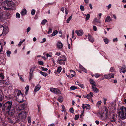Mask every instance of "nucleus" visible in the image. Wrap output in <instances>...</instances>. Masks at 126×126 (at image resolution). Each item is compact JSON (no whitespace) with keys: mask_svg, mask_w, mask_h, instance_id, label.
Wrapping results in <instances>:
<instances>
[{"mask_svg":"<svg viewBox=\"0 0 126 126\" xmlns=\"http://www.w3.org/2000/svg\"><path fill=\"white\" fill-rule=\"evenodd\" d=\"M27 104L25 102H24L20 106L18 107V109H16V114L13 116L15 115L17 111L21 112L19 113L18 117L19 118L17 119V121L18 122H20L23 121V120L25 119L26 118V117L27 116V113H26L24 110L27 107Z\"/></svg>","mask_w":126,"mask_h":126,"instance_id":"nucleus-1","label":"nucleus"},{"mask_svg":"<svg viewBox=\"0 0 126 126\" xmlns=\"http://www.w3.org/2000/svg\"><path fill=\"white\" fill-rule=\"evenodd\" d=\"M118 114L122 120L126 118V108L122 106L120 107L118 112Z\"/></svg>","mask_w":126,"mask_h":126,"instance_id":"nucleus-2","label":"nucleus"},{"mask_svg":"<svg viewBox=\"0 0 126 126\" xmlns=\"http://www.w3.org/2000/svg\"><path fill=\"white\" fill-rule=\"evenodd\" d=\"M16 93L17 96V97H16L17 99V101L19 103H21L24 102L25 101L23 99V94L22 93L21 91L19 90H17L16 92Z\"/></svg>","mask_w":126,"mask_h":126,"instance_id":"nucleus-3","label":"nucleus"},{"mask_svg":"<svg viewBox=\"0 0 126 126\" xmlns=\"http://www.w3.org/2000/svg\"><path fill=\"white\" fill-rule=\"evenodd\" d=\"M104 108L105 109L104 111L105 112H106V113H105L106 118L107 119L108 117L109 112L108 109L109 108V107H108L106 106H104Z\"/></svg>","mask_w":126,"mask_h":126,"instance_id":"nucleus-4","label":"nucleus"},{"mask_svg":"<svg viewBox=\"0 0 126 126\" xmlns=\"http://www.w3.org/2000/svg\"><path fill=\"white\" fill-rule=\"evenodd\" d=\"M82 107L83 109H86V110L90 109H91V107L89 104H83Z\"/></svg>","mask_w":126,"mask_h":126,"instance_id":"nucleus-5","label":"nucleus"},{"mask_svg":"<svg viewBox=\"0 0 126 126\" xmlns=\"http://www.w3.org/2000/svg\"><path fill=\"white\" fill-rule=\"evenodd\" d=\"M58 59H59V60H62V61H66L67 60L66 56L63 55H61V56H59Z\"/></svg>","mask_w":126,"mask_h":126,"instance_id":"nucleus-6","label":"nucleus"},{"mask_svg":"<svg viewBox=\"0 0 126 126\" xmlns=\"http://www.w3.org/2000/svg\"><path fill=\"white\" fill-rule=\"evenodd\" d=\"M114 75L113 74H112L111 75H110V74H109L108 76L107 75H105L104 76V77L106 79H109L110 78H113L114 77Z\"/></svg>","mask_w":126,"mask_h":126,"instance_id":"nucleus-7","label":"nucleus"},{"mask_svg":"<svg viewBox=\"0 0 126 126\" xmlns=\"http://www.w3.org/2000/svg\"><path fill=\"white\" fill-rule=\"evenodd\" d=\"M75 32L79 36H80L82 35L83 34V31L82 30H77Z\"/></svg>","mask_w":126,"mask_h":126,"instance_id":"nucleus-8","label":"nucleus"},{"mask_svg":"<svg viewBox=\"0 0 126 126\" xmlns=\"http://www.w3.org/2000/svg\"><path fill=\"white\" fill-rule=\"evenodd\" d=\"M120 72L124 73L126 72V67L125 66H122L120 69Z\"/></svg>","mask_w":126,"mask_h":126,"instance_id":"nucleus-9","label":"nucleus"},{"mask_svg":"<svg viewBox=\"0 0 126 126\" xmlns=\"http://www.w3.org/2000/svg\"><path fill=\"white\" fill-rule=\"evenodd\" d=\"M57 47L60 49L62 48L63 47L62 43L61 42H58L57 44Z\"/></svg>","mask_w":126,"mask_h":126,"instance_id":"nucleus-10","label":"nucleus"},{"mask_svg":"<svg viewBox=\"0 0 126 126\" xmlns=\"http://www.w3.org/2000/svg\"><path fill=\"white\" fill-rule=\"evenodd\" d=\"M89 81L90 84L92 85V86H96L95 82L92 79H90L89 80Z\"/></svg>","mask_w":126,"mask_h":126,"instance_id":"nucleus-11","label":"nucleus"},{"mask_svg":"<svg viewBox=\"0 0 126 126\" xmlns=\"http://www.w3.org/2000/svg\"><path fill=\"white\" fill-rule=\"evenodd\" d=\"M4 30V28L2 26L0 25V36H1L3 34Z\"/></svg>","mask_w":126,"mask_h":126,"instance_id":"nucleus-12","label":"nucleus"},{"mask_svg":"<svg viewBox=\"0 0 126 126\" xmlns=\"http://www.w3.org/2000/svg\"><path fill=\"white\" fill-rule=\"evenodd\" d=\"M88 38L89 40L92 42L93 43L94 41L93 38L89 34H88Z\"/></svg>","mask_w":126,"mask_h":126,"instance_id":"nucleus-13","label":"nucleus"},{"mask_svg":"<svg viewBox=\"0 0 126 126\" xmlns=\"http://www.w3.org/2000/svg\"><path fill=\"white\" fill-rule=\"evenodd\" d=\"M62 60H59V59H58L57 60V62L60 65L63 64V65L65 64V61H62Z\"/></svg>","mask_w":126,"mask_h":126,"instance_id":"nucleus-14","label":"nucleus"},{"mask_svg":"<svg viewBox=\"0 0 126 126\" xmlns=\"http://www.w3.org/2000/svg\"><path fill=\"white\" fill-rule=\"evenodd\" d=\"M92 88L93 91L95 93H97L99 92L98 89L94 86H92Z\"/></svg>","mask_w":126,"mask_h":126,"instance_id":"nucleus-15","label":"nucleus"},{"mask_svg":"<svg viewBox=\"0 0 126 126\" xmlns=\"http://www.w3.org/2000/svg\"><path fill=\"white\" fill-rule=\"evenodd\" d=\"M41 87L39 85H37L34 88V92H36L38 91L40 89Z\"/></svg>","mask_w":126,"mask_h":126,"instance_id":"nucleus-16","label":"nucleus"},{"mask_svg":"<svg viewBox=\"0 0 126 126\" xmlns=\"http://www.w3.org/2000/svg\"><path fill=\"white\" fill-rule=\"evenodd\" d=\"M112 20V19L111 18L110 16H107L106 18L105 21L106 22H110Z\"/></svg>","mask_w":126,"mask_h":126,"instance_id":"nucleus-17","label":"nucleus"},{"mask_svg":"<svg viewBox=\"0 0 126 126\" xmlns=\"http://www.w3.org/2000/svg\"><path fill=\"white\" fill-rule=\"evenodd\" d=\"M88 96L89 99L91 98L93 96V94L92 92H90V93L88 94H87Z\"/></svg>","mask_w":126,"mask_h":126,"instance_id":"nucleus-18","label":"nucleus"},{"mask_svg":"<svg viewBox=\"0 0 126 126\" xmlns=\"http://www.w3.org/2000/svg\"><path fill=\"white\" fill-rule=\"evenodd\" d=\"M104 114V111H101L100 113H99V116L100 117V119H102L103 116V115Z\"/></svg>","mask_w":126,"mask_h":126,"instance_id":"nucleus-19","label":"nucleus"},{"mask_svg":"<svg viewBox=\"0 0 126 126\" xmlns=\"http://www.w3.org/2000/svg\"><path fill=\"white\" fill-rule=\"evenodd\" d=\"M27 13V11L25 9H23L21 12V15L26 14Z\"/></svg>","mask_w":126,"mask_h":126,"instance_id":"nucleus-20","label":"nucleus"},{"mask_svg":"<svg viewBox=\"0 0 126 126\" xmlns=\"http://www.w3.org/2000/svg\"><path fill=\"white\" fill-rule=\"evenodd\" d=\"M40 73L42 75L45 77H46L48 75L46 73H45L42 71H40Z\"/></svg>","mask_w":126,"mask_h":126,"instance_id":"nucleus-21","label":"nucleus"},{"mask_svg":"<svg viewBox=\"0 0 126 126\" xmlns=\"http://www.w3.org/2000/svg\"><path fill=\"white\" fill-rule=\"evenodd\" d=\"M58 33V32L57 31L55 30L51 34V35L52 36H54L57 34Z\"/></svg>","mask_w":126,"mask_h":126,"instance_id":"nucleus-22","label":"nucleus"},{"mask_svg":"<svg viewBox=\"0 0 126 126\" xmlns=\"http://www.w3.org/2000/svg\"><path fill=\"white\" fill-rule=\"evenodd\" d=\"M29 87L28 85H27L25 87L26 91L25 92V94H27L28 92V91L29 90Z\"/></svg>","mask_w":126,"mask_h":126,"instance_id":"nucleus-23","label":"nucleus"},{"mask_svg":"<svg viewBox=\"0 0 126 126\" xmlns=\"http://www.w3.org/2000/svg\"><path fill=\"white\" fill-rule=\"evenodd\" d=\"M55 93L58 94H61L60 90L58 89H56Z\"/></svg>","mask_w":126,"mask_h":126,"instance_id":"nucleus-24","label":"nucleus"},{"mask_svg":"<svg viewBox=\"0 0 126 126\" xmlns=\"http://www.w3.org/2000/svg\"><path fill=\"white\" fill-rule=\"evenodd\" d=\"M35 68V67H34L31 68L30 70V71L29 73H31L33 74V72L34 71Z\"/></svg>","mask_w":126,"mask_h":126,"instance_id":"nucleus-25","label":"nucleus"},{"mask_svg":"<svg viewBox=\"0 0 126 126\" xmlns=\"http://www.w3.org/2000/svg\"><path fill=\"white\" fill-rule=\"evenodd\" d=\"M3 93L0 90V101H2L3 99V96H2V94Z\"/></svg>","mask_w":126,"mask_h":126,"instance_id":"nucleus-26","label":"nucleus"},{"mask_svg":"<svg viewBox=\"0 0 126 126\" xmlns=\"http://www.w3.org/2000/svg\"><path fill=\"white\" fill-rule=\"evenodd\" d=\"M4 15L2 14H0V19L1 21H3L4 19Z\"/></svg>","mask_w":126,"mask_h":126,"instance_id":"nucleus-27","label":"nucleus"},{"mask_svg":"<svg viewBox=\"0 0 126 126\" xmlns=\"http://www.w3.org/2000/svg\"><path fill=\"white\" fill-rule=\"evenodd\" d=\"M47 22V20L46 19H44L41 22V24L43 25H44Z\"/></svg>","mask_w":126,"mask_h":126,"instance_id":"nucleus-28","label":"nucleus"},{"mask_svg":"<svg viewBox=\"0 0 126 126\" xmlns=\"http://www.w3.org/2000/svg\"><path fill=\"white\" fill-rule=\"evenodd\" d=\"M101 103V101H98L96 104V106L99 108V106H100Z\"/></svg>","mask_w":126,"mask_h":126,"instance_id":"nucleus-29","label":"nucleus"},{"mask_svg":"<svg viewBox=\"0 0 126 126\" xmlns=\"http://www.w3.org/2000/svg\"><path fill=\"white\" fill-rule=\"evenodd\" d=\"M72 15L69 17L66 20V22L67 23H68L70 20L71 19L72 17Z\"/></svg>","mask_w":126,"mask_h":126,"instance_id":"nucleus-30","label":"nucleus"},{"mask_svg":"<svg viewBox=\"0 0 126 126\" xmlns=\"http://www.w3.org/2000/svg\"><path fill=\"white\" fill-rule=\"evenodd\" d=\"M62 67L61 66L58 67L57 69V72L60 73L61 71L62 70Z\"/></svg>","mask_w":126,"mask_h":126,"instance_id":"nucleus-31","label":"nucleus"},{"mask_svg":"<svg viewBox=\"0 0 126 126\" xmlns=\"http://www.w3.org/2000/svg\"><path fill=\"white\" fill-rule=\"evenodd\" d=\"M30 75L29 76V80H30L32 78V76L33 75V74L32 73H29Z\"/></svg>","mask_w":126,"mask_h":126,"instance_id":"nucleus-32","label":"nucleus"},{"mask_svg":"<svg viewBox=\"0 0 126 126\" xmlns=\"http://www.w3.org/2000/svg\"><path fill=\"white\" fill-rule=\"evenodd\" d=\"M85 16H86V20H88L90 18V14H88L87 15H86Z\"/></svg>","mask_w":126,"mask_h":126,"instance_id":"nucleus-33","label":"nucleus"},{"mask_svg":"<svg viewBox=\"0 0 126 126\" xmlns=\"http://www.w3.org/2000/svg\"><path fill=\"white\" fill-rule=\"evenodd\" d=\"M6 53L7 56L8 57H10L11 54V51L10 50H8L7 51Z\"/></svg>","mask_w":126,"mask_h":126,"instance_id":"nucleus-34","label":"nucleus"},{"mask_svg":"<svg viewBox=\"0 0 126 126\" xmlns=\"http://www.w3.org/2000/svg\"><path fill=\"white\" fill-rule=\"evenodd\" d=\"M41 69L42 71H46L48 70V69L47 68L43 67H41Z\"/></svg>","mask_w":126,"mask_h":126,"instance_id":"nucleus-35","label":"nucleus"},{"mask_svg":"<svg viewBox=\"0 0 126 126\" xmlns=\"http://www.w3.org/2000/svg\"><path fill=\"white\" fill-rule=\"evenodd\" d=\"M77 88V87H76L74 86H71L70 88V89L74 90Z\"/></svg>","mask_w":126,"mask_h":126,"instance_id":"nucleus-36","label":"nucleus"},{"mask_svg":"<svg viewBox=\"0 0 126 126\" xmlns=\"http://www.w3.org/2000/svg\"><path fill=\"white\" fill-rule=\"evenodd\" d=\"M78 85L80 87L82 88H84V86L83 84H81L80 83H78Z\"/></svg>","mask_w":126,"mask_h":126,"instance_id":"nucleus-37","label":"nucleus"},{"mask_svg":"<svg viewBox=\"0 0 126 126\" xmlns=\"http://www.w3.org/2000/svg\"><path fill=\"white\" fill-rule=\"evenodd\" d=\"M79 117V115H76L75 116L74 119L75 120H77L78 119V118Z\"/></svg>","mask_w":126,"mask_h":126,"instance_id":"nucleus-38","label":"nucleus"},{"mask_svg":"<svg viewBox=\"0 0 126 126\" xmlns=\"http://www.w3.org/2000/svg\"><path fill=\"white\" fill-rule=\"evenodd\" d=\"M56 89H55L53 88H50V91L51 92L55 93Z\"/></svg>","mask_w":126,"mask_h":126,"instance_id":"nucleus-39","label":"nucleus"},{"mask_svg":"<svg viewBox=\"0 0 126 126\" xmlns=\"http://www.w3.org/2000/svg\"><path fill=\"white\" fill-rule=\"evenodd\" d=\"M80 8L81 11H84V6L82 5L80 6Z\"/></svg>","mask_w":126,"mask_h":126,"instance_id":"nucleus-40","label":"nucleus"},{"mask_svg":"<svg viewBox=\"0 0 126 126\" xmlns=\"http://www.w3.org/2000/svg\"><path fill=\"white\" fill-rule=\"evenodd\" d=\"M38 63L40 65H42L44 64L43 62L42 61H39Z\"/></svg>","mask_w":126,"mask_h":126,"instance_id":"nucleus-41","label":"nucleus"},{"mask_svg":"<svg viewBox=\"0 0 126 126\" xmlns=\"http://www.w3.org/2000/svg\"><path fill=\"white\" fill-rule=\"evenodd\" d=\"M94 76L96 78H98L100 76V75L99 74L96 73L94 74Z\"/></svg>","mask_w":126,"mask_h":126,"instance_id":"nucleus-42","label":"nucleus"},{"mask_svg":"<svg viewBox=\"0 0 126 126\" xmlns=\"http://www.w3.org/2000/svg\"><path fill=\"white\" fill-rule=\"evenodd\" d=\"M35 10H34V9L32 10L31 13L32 15H34L35 14Z\"/></svg>","mask_w":126,"mask_h":126,"instance_id":"nucleus-43","label":"nucleus"},{"mask_svg":"<svg viewBox=\"0 0 126 126\" xmlns=\"http://www.w3.org/2000/svg\"><path fill=\"white\" fill-rule=\"evenodd\" d=\"M104 41L106 44H107L108 43L109 41L108 39L107 38H106L104 39Z\"/></svg>","mask_w":126,"mask_h":126,"instance_id":"nucleus-44","label":"nucleus"},{"mask_svg":"<svg viewBox=\"0 0 126 126\" xmlns=\"http://www.w3.org/2000/svg\"><path fill=\"white\" fill-rule=\"evenodd\" d=\"M16 18H20V15L18 13H17L16 14Z\"/></svg>","mask_w":126,"mask_h":126,"instance_id":"nucleus-45","label":"nucleus"},{"mask_svg":"<svg viewBox=\"0 0 126 126\" xmlns=\"http://www.w3.org/2000/svg\"><path fill=\"white\" fill-rule=\"evenodd\" d=\"M0 77L2 79H3L4 78V77L3 73H1L0 74Z\"/></svg>","mask_w":126,"mask_h":126,"instance_id":"nucleus-46","label":"nucleus"},{"mask_svg":"<svg viewBox=\"0 0 126 126\" xmlns=\"http://www.w3.org/2000/svg\"><path fill=\"white\" fill-rule=\"evenodd\" d=\"M52 32V29L51 28H49L48 31L47 32L48 34H49L51 33Z\"/></svg>","mask_w":126,"mask_h":126,"instance_id":"nucleus-47","label":"nucleus"},{"mask_svg":"<svg viewBox=\"0 0 126 126\" xmlns=\"http://www.w3.org/2000/svg\"><path fill=\"white\" fill-rule=\"evenodd\" d=\"M94 21L98 23H100L99 21V20L97 18H95L94 19Z\"/></svg>","mask_w":126,"mask_h":126,"instance_id":"nucleus-48","label":"nucleus"},{"mask_svg":"<svg viewBox=\"0 0 126 126\" xmlns=\"http://www.w3.org/2000/svg\"><path fill=\"white\" fill-rule=\"evenodd\" d=\"M70 111L72 113H73L74 112V110L72 108H71L70 109Z\"/></svg>","mask_w":126,"mask_h":126,"instance_id":"nucleus-49","label":"nucleus"},{"mask_svg":"<svg viewBox=\"0 0 126 126\" xmlns=\"http://www.w3.org/2000/svg\"><path fill=\"white\" fill-rule=\"evenodd\" d=\"M62 108L63 109V111L65 112V108L64 105H62Z\"/></svg>","mask_w":126,"mask_h":126,"instance_id":"nucleus-50","label":"nucleus"},{"mask_svg":"<svg viewBox=\"0 0 126 126\" xmlns=\"http://www.w3.org/2000/svg\"><path fill=\"white\" fill-rule=\"evenodd\" d=\"M83 96L85 98H87L88 99H89L88 96L87 94L86 95H83Z\"/></svg>","mask_w":126,"mask_h":126,"instance_id":"nucleus-51","label":"nucleus"},{"mask_svg":"<svg viewBox=\"0 0 126 126\" xmlns=\"http://www.w3.org/2000/svg\"><path fill=\"white\" fill-rule=\"evenodd\" d=\"M31 29V28L30 27H28L27 30V33H28L29 31H30Z\"/></svg>","mask_w":126,"mask_h":126,"instance_id":"nucleus-52","label":"nucleus"},{"mask_svg":"<svg viewBox=\"0 0 126 126\" xmlns=\"http://www.w3.org/2000/svg\"><path fill=\"white\" fill-rule=\"evenodd\" d=\"M115 69V68L114 67H111L110 69V71L111 72H113L114 71V70Z\"/></svg>","mask_w":126,"mask_h":126,"instance_id":"nucleus-53","label":"nucleus"},{"mask_svg":"<svg viewBox=\"0 0 126 126\" xmlns=\"http://www.w3.org/2000/svg\"><path fill=\"white\" fill-rule=\"evenodd\" d=\"M110 120L111 121V122H115V118L114 117H113L112 118V119H111V120Z\"/></svg>","mask_w":126,"mask_h":126,"instance_id":"nucleus-54","label":"nucleus"},{"mask_svg":"<svg viewBox=\"0 0 126 126\" xmlns=\"http://www.w3.org/2000/svg\"><path fill=\"white\" fill-rule=\"evenodd\" d=\"M93 30L95 31H97L96 27L94 25L93 26Z\"/></svg>","mask_w":126,"mask_h":126,"instance_id":"nucleus-55","label":"nucleus"},{"mask_svg":"<svg viewBox=\"0 0 126 126\" xmlns=\"http://www.w3.org/2000/svg\"><path fill=\"white\" fill-rule=\"evenodd\" d=\"M28 122L29 123H31V118L30 117H29L28 120Z\"/></svg>","mask_w":126,"mask_h":126,"instance_id":"nucleus-56","label":"nucleus"},{"mask_svg":"<svg viewBox=\"0 0 126 126\" xmlns=\"http://www.w3.org/2000/svg\"><path fill=\"white\" fill-rule=\"evenodd\" d=\"M65 14L66 15H67L68 14V10L67 9L65 8Z\"/></svg>","mask_w":126,"mask_h":126,"instance_id":"nucleus-57","label":"nucleus"},{"mask_svg":"<svg viewBox=\"0 0 126 126\" xmlns=\"http://www.w3.org/2000/svg\"><path fill=\"white\" fill-rule=\"evenodd\" d=\"M46 39L45 38H44L42 40L43 41L41 42V43H43L45 42L46 41Z\"/></svg>","mask_w":126,"mask_h":126,"instance_id":"nucleus-58","label":"nucleus"},{"mask_svg":"<svg viewBox=\"0 0 126 126\" xmlns=\"http://www.w3.org/2000/svg\"><path fill=\"white\" fill-rule=\"evenodd\" d=\"M82 70H83L85 73L86 72V70L85 68L82 66Z\"/></svg>","mask_w":126,"mask_h":126,"instance_id":"nucleus-59","label":"nucleus"},{"mask_svg":"<svg viewBox=\"0 0 126 126\" xmlns=\"http://www.w3.org/2000/svg\"><path fill=\"white\" fill-rule=\"evenodd\" d=\"M107 99L106 98H104V103L105 105L106 104V101H107Z\"/></svg>","mask_w":126,"mask_h":126,"instance_id":"nucleus-60","label":"nucleus"},{"mask_svg":"<svg viewBox=\"0 0 126 126\" xmlns=\"http://www.w3.org/2000/svg\"><path fill=\"white\" fill-rule=\"evenodd\" d=\"M70 72L71 73V74H75V72L72 70H70Z\"/></svg>","mask_w":126,"mask_h":126,"instance_id":"nucleus-61","label":"nucleus"},{"mask_svg":"<svg viewBox=\"0 0 126 126\" xmlns=\"http://www.w3.org/2000/svg\"><path fill=\"white\" fill-rule=\"evenodd\" d=\"M113 41L114 42H117L118 41V39L117 38H115L114 39H113Z\"/></svg>","mask_w":126,"mask_h":126,"instance_id":"nucleus-62","label":"nucleus"},{"mask_svg":"<svg viewBox=\"0 0 126 126\" xmlns=\"http://www.w3.org/2000/svg\"><path fill=\"white\" fill-rule=\"evenodd\" d=\"M60 54H61V53L60 52H56L55 54L56 55H57L58 56L60 55Z\"/></svg>","mask_w":126,"mask_h":126,"instance_id":"nucleus-63","label":"nucleus"},{"mask_svg":"<svg viewBox=\"0 0 126 126\" xmlns=\"http://www.w3.org/2000/svg\"><path fill=\"white\" fill-rule=\"evenodd\" d=\"M48 126H55V125L54 124H51L49 125Z\"/></svg>","mask_w":126,"mask_h":126,"instance_id":"nucleus-64","label":"nucleus"}]
</instances>
